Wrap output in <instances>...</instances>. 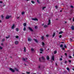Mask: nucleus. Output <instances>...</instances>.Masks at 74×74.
<instances>
[{
	"label": "nucleus",
	"mask_w": 74,
	"mask_h": 74,
	"mask_svg": "<svg viewBox=\"0 0 74 74\" xmlns=\"http://www.w3.org/2000/svg\"><path fill=\"white\" fill-rule=\"evenodd\" d=\"M73 22H74V18H73Z\"/></svg>",
	"instance_id": "obj_59"
},
{
	"label": "nucleus",
	"mask_w": 74,
	"mask_h": 74,
	"mask_svg": "<svg viewBox=\"0 0 74 74\" xmlns=\"http://www.w3.org/2000/svg\"><path fill=\"white\" fill-rule=\"evenodd\" d=\"M64 47L65 48H67V46H66V45H64Z\"/></svg>",
	"instance_id": "obj_34"
},
{
	"label": "nucleus",
	"mask_w": 74,
	"mask_h": 74,
	"mask_svg": "<svg viewBox=\"0 0 74 74\" xmlns=\"http://www.w3.org/2000/svg\"><path fill=\"white\" fill-rule=\"evenodd\" d=\"M3 49V48L2 47L0 46V49Z\"/></svg>",
	"instance_id": "obj_44"
},
{
	"label": "nucleus",
	"mask_w": 74,
	"mask_h": 74,
	"mask_svg": "<svg viewBox=\"0 0 74 74\" xmlns=\"http://www.w3.org/2000/svg\"><path fill=\"white\" fill-rule=\"evenodd\" d=\"M45 8H46V7H44L42 8V10H44Z\"/></svg>",
	"instance_id": "obj_22"
},
{
	"label": "nucleus",
	"mask_w": 74,
	"mask_h": 74,
	"mask_svg": "<svg viewBox=\"0 0 74 74\" xmlns=\"http://www.w3.org/2000/svg\"><path fill=\"white\" fill-rule=\"evenodd\" d=\"M39 59L40 62H41V58H39Z\"/></svg>",
	"instance_id": "obj_43"
},
{
	"label": "nucleus",
	"mask_w": 74,
	"mask_h": 74,
	"mask_svg": "<svg viewBox=\"0 0 74 74\" xmlns=\"http://www.w3.org/2000/svg\"><path fill=\"white\" fill-rule=\"evenodd\" d=\"M41 59L43 60H45V58L44 56H42L41 58Z\"/></svg>",
	"instance_id": "obj_14"
},
{
	"label": "nucleus",
	"mask_w": 74,
	"mask_h": 74,
	"mask_svg": "<svg viewBox=\"0 0 74 74\" xmlns=\"http://www.w3.org/2000/svg\"><path fill=\"white\" fill-rule=\"evenodd\" d=\"M62 12V10H61L60 11V12Z\"/></svg>",
	"instance_id": "obj_62"
},
{
	"label": "nucleus",
	"mask_w": 74,
	"mask_h": 74,
	"mask_svg": "<svg viewBox=\"0 0 74 74\" xmlns=\"http://www.w3.org/2000/svg\"><path fill=\"white\" fill-rule=\"evenodd\" d=\"M1 17L2 19H4V16H3V15H1Z\"/></svg>",
	"instance_id": "obj_21"
},
{
	"label": "nucleus",
	"mask_w": 74,
	"mask_h": 74,
	"mask_svg": "<svg viewBox=\"0 0 74 74\" xmlns=\"http://www.w3.org/2000/svg\"><path fill=\"white\" fill-rule=\"evenodd\" d=\"M63 44H61L60 45V47H61L62 48L63 47Z\"/></svg>",
	"instance_id": "obj_33"
},
{
	"label": "nucleus",
	"mask_w": 74,
	"mask_h": 74,
	"mask_svg": "<svg viewBox=\"0 0 74 74\" xmlns=\"http://www.w3.org/2000/svg\"><path fill=\"white\" fill-rule=\"evenodd\" d=\"M31 2L33 3V4H34L35 3V2H34V1H31Z\"/></svg>",
	"instance_id": "obj_24"
},
{
	"label": "nucleus",
	"mask_w": 74,
	"mask_h": 74,
	"mask_svg": "<svg viewBox=\"0 0 74 74\" xmlns=\"http://www.w3.org/2000/svg\"><path fill=\"white\" fill-rule=\"evenodd\" d=\"M37 2L39 4H40V1H39V0H37Z\"/></svg>",
	"instance_id": "obj_30"
},
{
	"label": "nucleus",
	"mask_w": 74,
	"mask_h": 74,
	"mask_svg": "<svg viewBox=\"0 0 74 74\" xmlns=\"http://www.w3.org/2000/svg\"><path fill=\"white\" fill-rule=\"evenodd\" d=\"M41 38H42V40H43V39H44V36H42V37Z\"/></svg>",
	"instance_id": "obj_42"
},
{
	"label": "nucleus",
	"mask_w": 74,
	"mask_h": 74,
	"mask_svg": "<svg viewBox=\"0 0 74 74\" xmlns=\"http://www.w3.org/2000/svg\"><path fill=\"white\" fill-rule=\"evenodd\" d=\"M72 70H73V71H74V68L73 69H72Z\"/></svg>",
	"instance_id": "obj_63"
},
{
	"label": "nucleus",
	"mask_w": 74,
	"mask_h": 74,
	"mask_svg": "<svg viewBox=\"0 0 74 74\" xmlns=\"http://www.w3.org/2000/svg\"><path fill=\"white\" fill-rule=\"evenodd\" d=\"M16 38H19V36H16Z\"/></svg>",
	"instance_id": "obj_37"
},
{
	"label": "nucleus",
	"mask_w": 74,
	"mask_h": 74,
	"mask_svg": "<svg viewBox=\"0 0 74 74\" xmlns=\"http://www.w3.org/2000/svg\"><path fill=\"white\" fill-rule=\"evenodd\" d=\"M65 63H67V61H65Z\"/></svg>",
	"instance_id": "obj_54"
},
{
	"label": "nucleus",
	"mask_w": 74,
	"mask_h": 74,
	"mask_svg": "<svg viewBox=\"0 0 74 74\" xmlns=\"http://www.w3.org/2000/svg\"><path fill=\"white\" fill-rule=\"evenodd\" d=\"M40 51H42L44 50H43V49L42 48H41L40 49Z\"/></svg>",
	"instance_id": "obj_31"
},
{
	"label": "nucleus",
	"mask_w": 74,
	"mask_h": 74,
	"mask_svg": "<svg viewBox=\"0 0 74 74\" xmlns=\"http://www.w3.org/2000/svg\"><path fill=\"white\" fill-rule=\"evenodd\" d=\"M65 55L66 56H67V54L66 53H65Z\"/></svg>",
	"instance_id": "obj_49"
},
{
	"label": "nucleus",
	"mask_w": 74,
	"mask_h": 74,
	"mask_svg": "<svg viewBox=\"0 0 74 74\" xmlns=\"http://www.w3.org/2000/svg\"><path fill=\"white\" fill-rule=\"evenodd\" d=\"M16 32H18V31H19V29H18V28H16Z\"/></svg>",
	"instance_id": "obj_27"
},
{
	"label": "nucleus",
	"mask_w": 74,
	"mask_h": 74,
	"mask_svg": "<svg viewBox=\"0 0 74 74\" xmlns=\"http://www.w3.org/2000/svg\"><path fill=\"white\" fill-rule=\"evenodd\" d=\"M69 58H72V57L71 56H69Z\"/></svg>",
	"instance_id": "obj_46"
},
{
	"label": "nucleus",
	"mask_w": 74,
	"mask_h": 74,
	"mask_svg": "<svg viewBox=\"0 0 74 74\" xmlns=\"http://www.w3.org/2000/svg\"><path fill=\"white\" fill-rule=\"evenodd\" d=\"M1 45H3V44L1 43Z\"/></svg>",
	"instance_id": "obj_61"
},
{
	"label": "nucleus",
	"mask_w": 74,
	"mask_h": 74,
	"mask_svg": "<svg viewBox=\"0 0 74 74\" xmlns=\"http://www.w3.org/2000/svg\"><path fill=\"white\" fill-rule=\"evenodd\" d=\"M69 63H71V60H69Z\"/></svg>",
	"instance_id": "obj_45"
},
{
	"label": "nucleus",
	"mask_w": 74,
	"mask_h": 74,
	"mask_svg": "<svg viewBox=\"0 0 74 74\" xmlns=\"http://www.w3.org/2000/svg\"><path fill=\"white\" fill-rule=\"evenodd\" d=\"M25 14V12H23L21 13L22 15H23V14Z\"/></svg>",
	"instance_id": "obj_36"
},
{
	"label": "nucleus",
	"mask_w": 74,
	"mask_h": 74,
	"mask_svg": "<svg viewBox=\"0 0 74 74\" xmlns=\"http://www.w3.org/2000/svg\"><path fill=\"white\" fill-rule=\"evenodd\" d=\"M11 16L7 15L6 16L5 19H9L10 18H11Z\"/></svg>",
	"instance_id": "obj_1"
},
{
	"label": "nucleus",
	"mask_w": 74,
	"mask_h": 74,
	"mask_svg": "<svg viewBox=\"0 0 74 74\" xmlns=\"http://www.w3.org/2000/svg\"><path fill=\"white\" fill-rule=\"evenodd\" d=\"M62 49H63V50H64V48H62Z\"/></svg>",
	"instance_id": "obj_53"
},
{
	"label": "nucleus",
	"mask_w": 74,
	"mask_h": 74,
	"mask_svg": "<svg viewBox=\"0 0 74 74\" xmlns=\"http://www.w3.org/2000/svg\"><path fill=\"white\" fill-rule=\"evenodd\" d=\"M46 59L48 60H49V56H47L46 57Z\"/></svg>",
	"instance_id": "obj_11"
},
{
	"label": "nucleus",
	"mask_w": 74,
	"mask_h": 74,
	"mask_svg": "<svg viewBox=\"0 0 74 74\" xmlns=\"http://www.w3.org/2000/svg\"><path fill=\"white\" fill-rule=\"evenodd\" d=\"M27 74H30V72H27Z\"/></svg>",
	"instance_id": "obj_51"
},
{
	"label": "nucleus",
	"mask_w": 74,
	"mask_h": 74,
	"mask_svg": "<svg viewBox=\"0 0 74 74\" xmlns=\"http://www.w3.org/2000/svg\"><path fill=\"white\" fill-rule=\"evenodd\" d=\"M23 25H24V26L25 27H26V23H24Z\"/></svg>",
	"instance_id": "obj_17"
},
{
	"label": "nucleus",
	"mask_w": 74,
	"mask_h": 74,
	"mask_svg": "<svg viewBox=\"0 0 74 74\" xmlns=\"http://www.w3.org/2000/svg\"><path fill=\"white\" fill-rule=\"evenodd\" d=\"M44 25V24L43 23V24H42V26H43Z\"/></svg>",
	"instance_id": "obj_60"
},
{
	"label": "nucleus",
	"mask_w": 74,
	"mask_h": 74,
	"mask_svg": "<svg viewBox=\"0 0 74 74\" xmlns=\"http://www.w3.org/2000/svg\"><path fill=\"white\" fill-rule=\"evenodd\" d=\"M24 64L25 66H26V64Z\"/></svg>",
	"instance_id": "obj_58"
},
{
	"label": "nucleus",
	"mask_w": 74,
	"mask_h": 74,
	"mask_svg": "<svg viewBox=\"0 0 74 74\" xmlns=\"http://www.w3.org/2000/svg\"><path fill=\"white\" fill-rule=\"evenodd\" d=\"M35 28L36 29H37V26H35Z\"/></svg>",
	"instance_id": "obj_41"
},
{
	"label": "nucleus",
	"mask_w": 74,
	"mask_h": 74,
	"mask_svg": "<svg viewBox=\"0 0 74 74\" xmlns=\"http://www.w3.org/2000/svg\"><path fill=\"white\" fill-rule=\"evenodd\" d=\"M42 45L43 46H44V45H45V43H44V42H42Z\"/></svg>",
	"instance_id": "obj_20"
},
{
	"label": "nucleus",
	"mask_w": 74,
	"mask_h": 74,
	"mask_svg": "<svg viewBox=\"0 0 74 74\" xmlns=\"http://www.w3.org/2000/svg\"><path fill=\"white\" fill-rule=\"evenodd\" d=\"M28 29L29 30H30V31H31V32H33V30L30 27H28Z\"/></svg>",
	"instance_id": "obj_4"
},
{
	"label": "nucleus",
	"mask_w": 74,
	"mask_h": 74,
	"mask_svg": "<svg viewBox=\"0 0 74 74\" xmlns=\"http://www.w3.org/2000/svg\"><path fill=\"white\" fill-rule=\"evenodd\" d=\"M66 70H68L69 71H70V69H69V67L67 68Z\"/></svg>",
	"instance_id": "obj_19"
},
{
	"label": "nucleus",
	"mask_w": 74,
	"mask_h": 74,
	"mask_svg": "<svg viewBox=\"0 0 74 74\" xmlns=\"http://www.w3.org/2000/svg\"><path fill=\"white\" fill-rule=\"evenodd\" d=\"M63 33V32H62V31H61V32H60L59 33V34H62V33Z\"/></svg>",
	"instance_id": "obj_35"
},
{
	"label": "nucleus",
	"mask_w": 74,
	"mask_h": 74,
	"mask_svg": "<svg viewBox=\"0 0 74 74\" xmlns=\"http://www.w3.org/2000/svg\"><path fill=\"white\" fill-rule=\"evenodd\" d=\"M48 36H49V35H46V36L47 37H48Z\"/></svg>",
	"instance_id": "obj_48"
},
{
	"label": "nucleus",
	"mask_w": 74,
	"mask_h": 74,
	"mask_svg": "<svg viewBox=\"0 0 74 74\" xmlns=\"http://www.w3.org/2000/svg\"><path fill=\"white\" fill-rule=\"evenodd\" d=\"M53 34L52 35V36L53 37H54L55 36V35L56 33L55 32H53Z\"/></svg>",
	"instance_id": "obj_12"
},
{
	"label": "nucleus",
	"mask_w": 74,
	"mask_h": 74,
	"mask_svg": "<svg viewBox=\"0 0 74 74\" xmlns=\"http://www.w3.org/2000/svg\"><path fill=\"white\" fill-rule=\"evenodd\" d=\"M72 30H74V26H72L71 27Z\"/></svg>",
	"instance_id": "obj_16"
},
{
	"label": "nucleus",
	"mask_w": 74,
	"mask_h": 74,
	"mask_svg": "<svg viewBox=\"0 0 74 74\" xmlns=\"http://www.w3.org/2000/svg\"><path fill=\"white\" fill-rule=\"evenodd\" d=\"M15 27V24H13V25L12 26V29H14V27Z\"/></svg>",
	"instance_id": "obj_7"
},
{
	"label": "nucleus",
	"mask_w": 74,
	"mask_h": 74,
	"mask_svg": "<svg viewBox=\"0 0 74 74\" xmlns=\"http://www.w3.org/2000/svg\"><path fill=\"white\" fill-rule=\"evenodd\" d=\"M28 41H32V39L30 38H28Z\"/></svg>",
	"instance_id": "obj_9"
},
{
	"label": "nucleus",
	"mask_w": 74,
	"mask_h": 74,
	"mask_svg": "<svg viewBox=\"0 0 74 74\" xmlns=\"http://www.w3.org/2000/svg\"><path fill=\"white\" fill-rule=\"evenodd\" d=\"M10 70L12 72H15V70H14V69H12V68H10Z\"/></svg>",
	"instance_id": "obj_3"
},
{
	"label": "nucleus",
	"mask_w": 74,
	"mask_h": 74,
	"mask_svg": "<svg viewBox=\"0 0 74 74\" xmlns=\"http://www.w3.org/2000/svg\"><path fill=\"white\" fill-rule=\"evenodd\" d=\"M23 30L24 31H26V27H24L23 29Z\"/></svg>",
	"instance_id": "obj_26"
},
{
	"label": "nucleus",
	"mask_w": 74,
	"mask_h": 74,
	"mask_svg": "<svg viewBox=\"0 0 74 74\" xmlns=\"http://www.w3.org/2000/svg\"><path fill=\"white\" fill-rule=\"evenodd\" d=\"M40 66H39L38 67L39 69H40Z\"/></svg>",
	"instance_id": "obj_57"
},
{
	"label": "nucleus",
	"mask_w": 74,
	"mask_h": 74,
	"mask_svg": "<svg viewBox=\"0 0 74 74\" xmlns=\"http://www.w3.org/2000/svg\"><path fill=\"white\" fill-rule=\"evenodd\" d=\"M9 38H10V36L9 35L8 36V37H7V36L6 37V38L7 39Z\"/></svg>",
	"instance_id": "obj_29"
},
{
	"label": "nucleus",
	"mask_w": 74,
	"mask_h": 74,
	"mask_svg": "<svg viewBox=\"0 0 74 74\" xmlns=\"http://www.w3.org/2000/svg\"><path fill=\"white\" fill-rule=\"evenodd\" d=\"M15 70H16V71H18L19 70H18V69H17L16 68H15Z\"/></svg>",
	"instance_id": "obj_23"
},
{
	"label": "nucleus",
	"mask_w": 74,
	"mask_h": 74,
	"mask_svg": "<svg viewBox=\"0 0 74 74\" xmlns=\"http://www.w3.org/2000/svg\"><path fill=\"white\" fill-rule=\"evenodd\" d=\"M19 18H20L19 17H17V19H18Z\"/></svg>",
	"instance_id": "obj_55"
},
{
	"label": "nucleus",
	"mask_w": 74,
	"mask_h": 74,
	"mask_svg": "<svg viewBox=\"0 0 74 74\" xmlns=\"http://www.w3.org/2000/svg\"><path fill=\"white\" fill-rule=\"evenodd\" d=\"M34 40L35 41V42H37V43L38 42V41H37V40H36L35 39H34Z\"/></svg>",
	"instance_id": "obj_15"
},
{
	"label": "nucleus",
	"mask_w": 74,
	"mask_h": 74,
	"mask_svg": "<svg viewBox=\"0 0 74 74\" xmlns=\"http://www.w3.org/2000/svg\"><path fill=\"white\" fill-rule=\"evenodd\" d=\"M55 7L56 8H58V6H56Z\"/></svg>",
	"instance_id": "obj_50"
},
{
	"label": "nucleus",
	"mask_w": 74,
	"mask_h": 74,
	"mask_svg": "<svg viewBox=\"0 0 74 74\" xmlns=\"http://www.w3.org/2000/svg\"><path fill=\"white\" fill-rule=\"evenodd\" d=\"M32 20L33 21H38V19L37 18H32Z\"/></svg>",
	"instance_id": "obj_2"
},
{
	"label": "nucleus",
	"mask_w": 74,
	"mask_h": 74,
	"mask_svg": "<svg viewBox=\"0 0 74 74\" xmlns=\"http://www.w3.org/2000/svg\"><path fill=\"white\" fill-rule=\"evenodd\" d=\"M0 3H3V2L2 1H0Z\"/></svg>",
	"instance_id": "obj_52"
},
{
	"label": "nucleus",
	"mask_w": 74,
	"mask_h": 74,
	"mask_svg": "<svg viewBox=\"0 0 74 74\" xmlns=\"http://www.w3.org/2000/svg\"><path fill=\"white\" fill-rule=\"evenodd\" d=\"M60 60H61V61L62 60V58H60Z\"/></svg>",
	"instance_id": "obj_47"
},
{
	"label": "nucleus",
	"mask_w": 74,
	"mask_h": 74,
	"mask_svg": "<svg viewBox=\"0 0 74 74\" xmlns=\"http://www.w3.org/2000/svg\"><path fill=\"white\" fill-rule=\"evenodd\" d=\"M24 51L25 52H26V47H24Z\"/></svg>",
	"instance_id": "obj_13"
},
{
	"label": "nucleus",
	"mask_w": 74,
	"mask_h": 74,
	"mask_svg": "<svg viewBox=\"0 0 74 74\" xmlns=\"http://www.w3.org/2000/svg\"><path fill=\"white\" fill-rule=\"evenodd\" d=\"M48 27V26L47 25H44V27H45V28H46Z\"/></svg>",
	"instance_id": "obj_18"
},
{
	"label": "nucleus",
	"mask_w": 74,
	"mask_h": 74,
	"mask_svg": "<svg viewBox=\"0 0 74 74\" xmlns=\"http://www.w3.org/2000/svg\"><path fill=\"white\" fill-rule=\"evenodd\" d=\"M15 44L16 45H18L19 44V42L18 41H16L15 42Z\"/></svg>",
	"instance_id": "obj_5"
},
{
	"label": "nucleus",
	"mask_w": 74,
	"mask_h": 74,
	"mask_svg": "<svg viewBox=\"0 0 74 74\" xmlns=\"http://www.w3.org/2000/svg\"><path fill=\"white\" fill-rule=\"evenodd\" d=\"M51 59L52 60H53V61L55 60L54 56H52V57Z\"/></svg>",
	"instance_id": "obj_6"
},
{
	"label": "nucleus",
	"mask_w": 74,
	"mask_h": 74,
	"mask_svg": "<svg viewBox=\"0 0 74 74\" xmlns=\"http://www.w3.org/2000/svg\"><path fill=\"white\" fill-rule=\"evenodd\" d=\"M50 24H51V20H50L49 19L48 25H50Z\"/></svg>",
	"instance_id": "obj_8"
},
{
	"label": "nucleus",
	"mask_w": 74,
	"mask_h": 74,
	"mask_svg": "<svg viewBox=\"0 0 74 74\" xmlns=\"http://www.w3.org/2000/svg\"><path fill=\"white\" fill-rule=\"evenodd\" d=\"M5 40V39L3 38L2 40V42H4V41Z\"/></svg>",
	"instance_id": "obj_28"
},
{
	"label": "nucleus",
	"mask_w": 74,
	"mask_h": 74,
	"mask_svg": "<svg viewBox=\"0 0 74 74\" xmlns=\"http://www.w3.org/2000/svg\"><path fill=\"white\" fill-rule=\"evenodd\" d=\"M61 43H64V42H61Z\"/></svg>",
	"instance_id": "obj_64"
},
{
	"label": "nucleus",
	"mask_w": 74,
	"mask_h": 74,
	"mask_svg": "<svg viewBox=\"0 0 74 74\" xmlns=\"http://www.w3.org/2000/svg\"><path fill=\"white\" fill-rule=\"evenodd\" d=\"M62 37V35H60L59 37V38H61V37Z\"/></svg>",
	"instance_id": "obj_38"
},
{
	"label": "nucleus",
	"mask_w": 74,
	"mask_h": 74,
	"mask_svg": "<svg viewBox=\"0 0 74 74\" xmlns=\"http://www.w3.org/2000/svg\"><path fill=\"white\" fill-rule=\"evenodd\" d=\"M28 59V58H23V60L24 61H25V60H27Z\"/></svg>",
	"instance_id": "obj_10"
},
{
	"label": "nucleus",
	"mask_w": 74,
	"mask_h": 74,
	"mask_svg": "<svg viewBox=\"0 0 74 74\" xmlns=\"http://www.w3.org/2000/svg\"><path fill=\"white\" fill-rule=\"evenodd\" d=\"M71 8H74V6H73V5H71Z\"/></svg>",
	"instance_id": "obj_39"
},
{
	"label": "nucleus",
	"mask_w": 74,
	"mask_h": 74,
	"mask_svg": "<svg viewBox=\"0 0 74 74\" xmlns=\"http://www.w3.org/2000/svg\"><path fill=\"white\" fill-rule=\"evenodd\" d=\"M57 53V51L56 50L54 51V54H56Z\"/></svg>",
	"instance_id": "obj_25"
},
{
	"label": "nucleus",
	"mask_w": 74,
	"mask_h": 74,
	"mask_svg": "<svg viewBox=\"0 0 74 74\" xmlns=\"http://www.w3.org/2000/svg\"><path fill=\"white\" fill-rule=\"evenodd\" d=\"M40 53H42V52L41 51V52H40Z\"/></svg>",
	"instance_id": "obj_56"
},
{
	"label": "nucleus",
	"mask_w": 74,
	"mask_h": 74,
	"mask_svg": "<svg viewBox=\"0 0 74 74\" xmlns=\"http://www.w3.org/2000/svg\"><path fill=\"white\" fill-rule=\"evenodd\" d=\"M31 51H32L33 52V51H34V49H33V48H32L31 49Z\"/></svg>",
	"instance_id": "obj_32"
},
{
	"label": "nucleus",
	"mask_w": 74,
	"mask_h": 74,
	"mask_svg": "<svg viewBox=\"0 0 74 74\" xmlns=\"http://www.w3.org/2000/svg\"><path fill=\"white\" fill-rule=\"evenodd\" d=\"M70 40L71 41H73V39L71 38H70Z\"/></svg>",
	"instance_id": "obj_40"
}]
</instances>
